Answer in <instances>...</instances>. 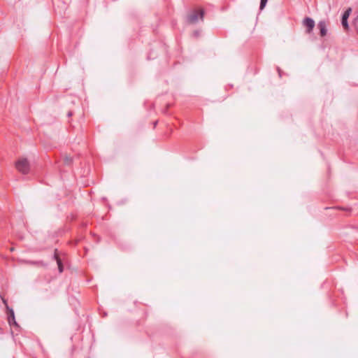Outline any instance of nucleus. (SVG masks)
<instances>
[{
    "label": "nucleus",
    "mask_w": 358,
    "mask_h": 358,
    "mask_svg": "<svg viewBox=\"0 0 358 358\" xmlns=\"http://www.w3.org/2000/svg\"><path fill=\"white\" fill-rule=\"evenodd\" d=\"M16 169L23 174H27L29 171L30 166L28 160L26 158L18 159L15 162Z\"/></svg>",
    "instance_id": "1"
},
{
    "label": "nucleus",
    "mask_w": 358,
    "mask_h": 358,
    "mask_svg": "<svg viewBox=\"0 0 358 358\" xmlns=\"http://www.w3.org/2000/svg\"><path fill=\"white\" fill-rule=\"evenodd\" d=\"M204 16V10L201 9L200 10H193L192 13L187 15V22L190 24H194L198 22L199 19L203 20Z\"/></svg>",
    "instance_id": "2"
},
{
    "label": "nucleus",
    "mask_w": 358,
    "mask_h": 358,
    "mask_svg": "<svg viewBox=\"0 0 358 358\" xmlns=\"http://www.w3.org/2000/svg\"><path fill=\"white\" fill-rule=\"evenodd\" d=\"M303 24L306 28V33L310 34L313 31L315 23L311 17H306L303 20Z\"/></svg>",
    "instance_id": "3"
},
{
    "label": "nucleus",
    "mask_w": 358,
    "mask_h": 358,
    "mask_svg": "<svg viewBox=\"0 0 358 358\" xmlns=\"http://www.w3.org/2000/svg\"><path fill=\"white\" fill-rule=\"evenodd\" d=\"M7 310H8V322L10 326H15L16 327H19V325L17 324V322L15 321V313L13 310V308H10L8 306H7Z\"/></svg>",
    "instance_id": "4"
},
{
    "label": "nucleus",
    "mask_w": 358,
    "mask_h": 358,
    "mask_svg": "<svg viewBox=\"0 0 358 358\" xmlns=\"http://www.w3.org/2000/svg\"><path fill=\"white\" fill-rule=\"evenodd\" d=\"M351 12L352 8H348L346 10L344 11V13L342 15L341 24L345 29H348L349 27L348 20Z\"/></svg>",
    "instance_id": "5"
},
{
    "label": "nucleus",
    "mask_w": 358,
    "mask_h": 358,
    "mask_svg": "<svg viewBox=\"0 0 358 358\" xmlns=\"http://www.w3.org/2000/svg\"><path fill=\"white\" fill-rule=\"evenodd\" d=\"M317 28L320 30L321 37H324L327 34V25L324 20H321L318 22Z\"/></svg>",
    "instance_id": "6"
},
{
    "label": "nucleus",
    "mask_w": 358,
    "mask_h": 358,
    "mask_svg": "<svg viewBox=\"0 0 358 358\" xmlns=\"http://www.w3.org/2000/svg\"><path fill=\"white\" fill-rule=\"evenodd\" d=\"M52 258L57 262V264L58 266V270L59 273H62L64 271V266L62 262V259L59 257L57 255V250H55L54 255L52 256Z\"/></svg>",
    "instance_id": "7"
},
{
    "label": "nucleus",
    "mask_w": 358,
    "mask_h": 358,
    "mask_svg": "<svg viewBox=\"0 0 358 358\" xmlns=\"http://www.w3.org/2000/svg\"><path fill=\"white\" fill-rule=\"evenodd\" d=\"M267 2L268 0H260L259 10H262L265 8Z\"/></svg>",
    "instance_id": "8"
},
{
    "label": "nucleus",
    "mask_w": 358,
    "mask_h": 358,
    "mask_svg": "<svg viewBox=\"0 0 358 358\" xmlns=\"http://www.w3.org/2000/svg\"><path fill=\"white\" fill-rule=\"evenodd\" d=\"M71 162H72V159H71V157H66L64 158V163H65V164H66V165H70V164H71Z\"/></svg>",
    "instance_id": "9"
},
{
    "label": "nucleus",
    "mask_w": 358,
    "mask_h": 358,
    "mask_svg": "<svg viewBox=\"0 0 358 358\" xmlns=\"http://www.w3.org/2000/svg\"><path fill=\"white\" fill-rule=\"evenodd\" d=\"M200 34V31L199 30L194 31L193 33L194 36L198 37Z\"/></svg>",
    "instance_id": "10"
},
{
    "label": "nucleus",
    "mask_w": 358,
    "mask_h": 358,
    "mask_svg": "<svg viewBox=\"0 0 358 358\" xmlns=\"http://www.w3.org/2000/svg\"><path fill=\"white\" fill-rule=\"evenodd\" d=\"M2 301H3V303L6 305V307L7 308V306H8L7 301L4 299H2Z\"/></svg>",
    "instance_id": "11"
},
{
    "label": "nucleus",
    "mask_w": 358,
    "mask_h": 358,
    "mask_svg": "<svg viewBox=\"0 0 358 358\" xmlns=\"http://www.w3.org/2000/svg\"><path fill=\"white\" fill-rule=\"evenodd\" d=\"M278 71L279 76L281 77L282 76V74H281L282 72H281V70L279 68H278Z\"/></svg>",
    "instance_id": "12"
},
{
    "label": "nucleus",
    "mask_w": 358,
    "mask_h": 358,
    "mask_svg": "<svg viewBox=\"0 0 358 358\" xmlns=\"http://www.w3.org/2000/svg\"><path fill=\"white\" fill-rule=\"evenodd\" d=\"M72 115H73V113H72L71 111H69V112L67 113V116H68V117H71V116H72Z\"/></svg>",
    "instance_id": "13"
},
{
    "label": "nucleus",
    "mask_w": 358,
    "mask_h": 358,
    "mask_svg": "<svg viewBox=\"0 0 358 358\" xmlns=\"http://www.w3.org/2000/svg\"><path fill=\"white\" fill-rule=\"evenodd\" d=\"M157 124V121L155 122H154V127H156Z\"/></svg>",
    "instance_id": "14"
},
{
    "label": "nucleus",
    "mask_w": 358,
    "mask_h": 358,
    "mask_svg": "<svg viewBox=\"0 0 358 358\" xmlns=\"http://www.w3.org/2000/svg\"><path fill=\"white\" fill-rule=\"evenodd\" d=\"M1 331V329L0 328V331Z\"/></svg>",
    "instance_id": "15"
}]
</instances>
